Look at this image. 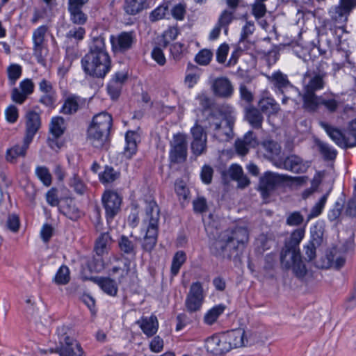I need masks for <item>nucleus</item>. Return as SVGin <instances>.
I'll use <instances>...</instances> for the list:
<instances>
[{"label":"nucleus","instance_id":"f257e3e1","mask_svg":"<svg viewBox=\"0 0 356 356\" xmlns=\"http://www.w3.org/2000/svg\"><path fill=\"white\" fill-rule=\"evenodd\" d=\"M81 63L85 74L92 78L103 79L111 71L112 61L102 35L92 38L88 43V51Z\"/></svg>","mask_w":356,"mask_h":356},{"label":"nucleus","instance_id":"f03ea898","mask_svg":"<svg viewBox=\"0 0 356 356\" xmlns=\"http://www.w3.org/2000/svg\"><path fill=\"white\" fill-rule=\"evenodd\" d=\"M305 229L298 228L284 241L280 255V266L282 270H292L294 275L298 279L304 278L307 269L302 260L300 250V243L305 236Z\"/></svg>","mask_w":356,"mask_h":356},{"label":"nucleus","instance_id":"7ed1b4c3","mask_svg":"<svg viewBox=\"0 0 356 356\" xmlns=\"http://www.w3.org/2000/svg\"><path fill=\"white\" fill-rule=\"evenodd\" d=\"M290 178L287 175L266 171L259 177L257 191L260 193L261 197L266 200L270 197L277 187Z\"/></svg>","mask_w":356,"mask_h":356},{"label":"nucleus","instance_id":"20e7f679","mask_svg":"<svg viewBox=\"0 0 356 356\" xmlns=\"http://www.w3.org/2000/svg\"><path fill=\"white\" fill-rule=\"evenodd\" d=\"M101 202L106 221L110 223L121 211L122 197L115 190L106 189L102 195Z\"/></svg>","mask_w":356,"mask_h":356},{"label":"nucleus","instance_id":"39448f33","mask_svg":"<svg viewBox=\"0 0 356 356\" xmlns=\"http://www.w3.org/2000/svg\"><path fill=\"white\" fill-rule=\"evenodd\" d=\"M103 255L93 256L92 257H83L79 259V276L83 281H91L92 278L97 276H92V273H100L104 268V261Z\"/></svg>","mask_w":356,"mask_h":356},{"label":"nucleus","instance_id":"423d86ee","mask_svg":"<svg viewBox=\"0 0 356 356\" xmlns=\"http://www.w3.org/2000/svg\"><path fill=\"white\" fill-rule=\"evenodd\" d=\"M65 120L63 117L52 118L49 128V136L47 139L48 146L57 152L65 145V141L60 138L64 134L65 127L63 126Z\"/></svg>","mask_w":356,"mask_h":356},{"label":"nucleus","instance_id":"0eeeda50","mask_svg":"<svg viewBox=\"0 0 356 356\" xmlns=\"http://www.w3.org/2000/svg\"><path fill=\"white\" fill-rule=\"evenodd\" d=\"M170 162L174 164L184 163L188 156V143L186 135L180 133L175 134L173 140L170 142Z\"/></svg>","mask_w":356,"mask_h":356},{"label":"nucleus","instance_id":"6e6552de","mask_svg":"<svg viewBox=\"0 0 356 356\" xmlns=\"http://www.w3.org/2000/svg\"><path fill=\"white\" fill-rule=\"evenodd\" d=\"M146 204L145 213L149 224L145 236L153 237L158 239L159 221L160 218V209L156 202L150 197L145 200Z\"/></svg>","mask_w":356,"mask_h":356},{"label":"nucleus","instance_id":"1a4fd4ad","mask_svg":"<svg viewBox=\"0 0 356 356\" xmlns=\"http://www.w3.org/2000/svg\"><path fill=\"white\" fill-rule=\"evenodd\" d=\"M118 247L120 255L124 258V268L126 274L130 271V265L132 260H135L137 254L138 245L136 241H132L125 235H121L118 239Z\"/></svg>","mask_w":356,"mask_h":356},{"label":"nucleus","instance_id":"9d476101","mask_svg":"<svg viewBox=\"0 0 356 356\" xmlns=\"http://www.w3.org/2000/svg\"><path fill=\"white\" fill-rule=\"evenodd\" d=\"M210 252L214 257L230 260L235 252V246L227 240L222 233L218 239L215 240L210 246Z\"/></svg>","mask_w":356,"mask_h":356},{"label":"nucleus","instance_id":"9b49d317","mask_svg":"<svg viewBox=\"0 0 356 356\" xmlns=\"http://www.w3.org/2000/svg\"><path fill=\"white\" fill-rule=\"evenodd\" d=\"M127 275L122 270L117 281L110 277L99 276L92 278V282L96 284L106 295L115 297L118 293V285L122 282L123 279Z\"/></svg>","mask_w":356,"mask_h":356},{"label":"nucleus","instance_id":"f8f14e48","mask_svg":"<svg viewBox=\"0 0 356 356\" xmlns=\"http://www.w3.org/2000/svg\"><path fill=\"white\" fill-rule=\"evenodd\" d=\"M87 139L96 149L108 150L110 147V132H104L95 127L89 125L87 130Z\"/></svg>","mask_w":356,"mask_h":356},{"label":"nucleus","instance_id":"ddd939ff","mask_svg":"<svg viewBox=\"0 0 356 356\" xmlns=\"http://www.w3.org/2000/svg\"><path fill=\"white\" fill-rule=\"evenodd\" d=\"M24 136L27 140L33 141L35 136L42 127L41 117L39 113L29 110L24 115Z\"/></svg>","mask_w":356,"mask_h":356},{"label":"nucleus","instance_id":"4468645a","mask_svg":"<svg viewBox=\"0 0 356 356\" xmlns=\"http://www.w3.org/2000/svg\"><path fill=\"white\" fill-rule=\"evenodd\" d=\"M227 240L235 246L236 252L240 245L243 246L248 241V230L245 227L236 226L232 229H229L222 232Z\"/></svg>","mask_w":356,"mask_h":356},{"label":"nucleus","instance_id":"2eb2a0df","mask_svg":"<svg viewBox=\"0 0 356 356\" xmlns=\"http://www.w3.org/2000/svg\"><path fill=\"white\" fill-rule=\"evenodd\" d=\"M222 332L216 334L207 340V350L213 355H222L230 351L227 341H225Z\"/></svg>","mask_w":356,"mask_h":356},{"label":"nucleus","instance_id":"dca6fc26","mask_svg":"<svg viewBox=\"0 0 356 356\" xmlns=\"http://www.w3.org/2000/svg\"><path fill=\"white\" fill-rule=\"evenodd\" d=\"M321 125L332 140H334L339 146L343 148L353 147V146L350 145V143H351V142L347 134V131L343 132L339 129L324 122H321Z\"/></svg>","mask_w":356,"mask_h":356},{"label":"nucleus","instance_id":"f3484780","mask_svg":"<svg viewBox=\"0 0 356 356\" xmlns=\"http://www.w3.org/2000/svg\"><path fill=\"white\" fill-rule=\"evenodd\" d=\"M326 73L319 69L313 71H307L305 74V78H309L307 84L305 86V90L316 92L321 90L325 85V77Z\"/></svg>","mask_w":356,"mask_h":356},{"label":"nucleus","instance_id":"a211bd4d","mask_svg":"<svg viewBox=\"0 0 356 356\" xmlns=\"http://www.w3.org/2000/svg\"><path fill=\"white\" fill-rule=\"evenodd\" d=\"M212 90L216 96L225 99L229 98L234 92L231 81L225 76L216 78L212 84Z\"/></svg>","mask_w":356,"mask_h":356},{"label":"nucleus","instance_id":"6ab92c4d","mask_svg":"<svg viewBox=\"0 0 356 356\" xmlns=\"http://www.w3.org/2000/svg\"><path fill=\"white\" fill-rule=\"evenodd\" d=\"M244 119L255 129L262 127L264 117L260 110L252 104L246 105L243 108Z\"/></svg>","mask_w":356,"mask_h":356},{"label":"nucleus","instance_id":"aec40b11","mask_svg":"<svg viewBox=\"0 0 356 356\" xmlns=\"http://www.w3.org/2000/svg\"><path fill=\"white\" fill-rule=\"evenodd\" d=\"M227 341L229 350L245 346V331L241 328L227 330L222 332Z\"/></svg>","mask_w":356,"mask_h":356},{"label":"nucleus","instance_id":"412c9836","mask_svg":"<svg viewBox=\"0 0 356 356\" xmlns=\"http://www.w3.org/2000/svg\"><path fill=\"white\" fill-rule=\"evenodd\" d=\"M272 82L275 87L282 93L284 94L289 90H294L300 95V91L294 87L288 79L287 75L283 74L280 71L274 72L272 74Z\"/></svg>","mask_w":356,"mask_h":356},{"label":"nucleus","instance_id":"4be33fe9","mask_svg":"<svg viewBox=\"0 0 356 356\" xmlns=\"http://www.w3.org/2000/svg\"><path fill=\"white\" fill-rule=\"evenodd\" d=\"M136 324L139 325L143 332L147 337L154 336L158 330L159 322L155 315L149 317L143 316L140 320L136 321Z\"/></svg>","mask_w":356,"mask_h":356},{"label":"nucleus","instance_id":"5701e85b","mask_svg":"<svg viewBox=\"0 0 356 356\" xmlns=\"http://www.w3.org/2000/svg\"><path fill=\"white\" fill-rule=\"evenodd\" d=\"M113 125V118L107 112H102L95 115L92 120L90 126L95 127L97 129L106 131H111Z\"/></svg>","mask_w":356,"mask_h":356},{"label":"nucleus","instance_id":"b1692460","mask_svg":"<svg viewBox=\"0 0 356 356\" xmlns=\"http://www.w3.org/2000/svg\"><path fill=\"white\" fill-rule=\"evenodd\" d=\"M112 241V238L108 232L101 233L95 243L94 251L96 254L104 255V254H108L111 249Z\"/></svg>","mask_w":356,"mask_h":356},{"label":"nucleus","instance_id":"393cba45","mask_svg":"<svg viewBox=\"0 0 356 356\" xmlns=\"http://www.w3.org/2000/svg\"><path fill=\"white\" fill-rule=\"evenodd\" d=\"M149 7L148 0H124L123 10L129 15H136Z\"/></svg>","mask_w":356,"mask_h":356},{"label":"nucleus","instance_id":"a878e982","mask_svg":"<svg viewBox=\"0 0 356 356\" xmlns=\"http://www.w3.org/2000/svg\"><path fill=\"white\" fill-rule=\"evenodd\" d=\"M57 333L59 337V346H56L55 348H49L47 350H41L40 352L44 354L48 353H56L60 356H67V332L66 328L63 325L57 328Z\"/></svg>","mask_w":356,"mask_h":356},{"label":"nucleus","instance_id":"bb28decb","mask_svg":"<svg viewBox=\"0 0 356 356\" xmlns=\"http://www.w3.org/2000/svg\"><path fill=\"white\" fill-rule=\"evenodd\" d=\"M330 15L332 21L334 23L335 28L341 29L342 33L346 32L345 25L350 13H346L338 6H335L330 10Z\"/></svg>","mask_w":356,"mask_h":356},{"label":"nucleus","instance_id":"cd10ccee","mask_svg":"<svg viewBox=\"0 0 356 356\" xmlns=\"http://www.w3.org/2000/svg\"><path fill=\"white\" fill-rule=\"evenodd\" d=\"M32 143L31 140H27L23 138V144L15 145L10 149H8L6 152V159L8 161L14 163L19 156H25L26 151L29 147L30 144Z\"/></svg>","mask_w":356,"mask_h":356},{"label":"nucleus","instance_id":"c85d7f7f","mask_svg":"<svg viewBox=\"0 0 356 356\" xmlns=\"http://www.w3.org/2000/svg\"><path fill=\"white\" fill-rule=\"evenodd\" d=\"M120 170L114 169L111 165H106L104 171L99 174V180L102 184L107 185L120 179Z\"/></svg>","mask_w":356,"mask_h":356},{"label":"nucleus","instance_id":"c756f323","mask_svg":"<svg viewBox=\"0 0 356 356\" xmlns=\"http://www.w3.org/2000/svg\"><path fill=\"white\" fill-rule=\"evenodd\" d=\"M302 107L309 112H315L320 107V96L314 92L305 90L302 95Z\"/></svg>","mask_w":356,"mask_h":356},{"label":"nucleus","instance_id":"7c9ffc66","mask_svg":"<svg viewBox=\"0 0 356 356\" xmlns=\"http://www.w3.org/2000/svg\"><path fill=\"white\" fill-rule=\"evenodd\" d=\"M258 106L260 111L268 116L276 115L280 110V105L274 99L270 97L260 99Z\"/></svg>","mask_w":356,"mask_h":356},{"label":"nucleus","instance_id":"2f4dec72","mask_svg":"<svg viewBox=\"0 0 356 356\" xmlns=\"http://www.w3.org/2000/svg\"><path fill=\"white\" fill-rule=\"evenodd\" d=\"M170 1H164L155 9H154L149 15V19L151 22H156L164 18H169Z\"/></svg>","mask_w":356,"mask_h":356},{"label":"nucleus","instance_id":"473e14b6","mask_svg":"<svg viewBox=\"0 0 356 356\" xmlns=\"http://www.w3.org/2000/svg\"><path fill=\"white\" fill-rule=\"evenodd\" d=\"M135 42L136 37L134 31H124L118 36V46L121 52L130 49Z\"/></svg>","mask_w":356,"mask_h":356},{"label":"nucleus","instance_id":"72a5a7b5","mask_svg":"<svg viewBox=\"0 0 356 356\" xmlns=\"http://www.w3.org/2000/svg\"><path fill=\"white\" fill-rule=\"evenodd\" d=\"M138 134L134 131H127L125 134L126 146L124 154L127 159H131L137 151L136 138Z\"/></svg>","mask_w":356,"mask_h":356},{"label":"nucleus","instance_id":"f704fd0d","mask_svg":"<svg viewBox=\"0 0 356 356\" xmlns=\"http://www.w3.org/2000/svg\"><path fill=\"white\" fill-rule=\"evenodd\" d=\"M86 99L74 94H68V115L85 108Z\"/></svg>","mask_w":356,"mask_h":356},{"label":"nucleus","instance_id":"c9c22d12","mask_svg":"<svg viewBox=\"0 0 356 356\" xmlns=\"http://www.w3.org/2000/svg\"><path fill=\"white\" fill-rule=\"evenodd\" d=\"M320 106H323L330 113H334L339 106V102L333 93H324L320 95Z\"/></svg>","mask_w":356,"mask_h":356},{"label":"nucleus","instance_id":"e433bc0d","mask_svg":"<svg viewBox=\"0 0 356 356\" xmlns=\"http://www.w3.org/2000/svg\"><path fill=\"white\" fill-rule=\"evenodd\" d=\"M302 160L300 157L296 155H291L284 159L283 166L287 170L295 173H300L302 172Z\"/></svg>","mask_w":356,"mask_h":356},{"label":"nucleus","instance_id":"4c0bfd02","mask_svg":"<svg viewBox=\"0 0 356 356\" xmlns=\"http://www.w3.org/2000/svg\"><path fill=\"white\" fill-rule=\"evenodd\" d=\"M226 306L219 304L210 309L204 315V321L207 325H213L218 318L225 312Z\"/></svg>","mask_w":356,"mask_h":356},{"label":"nucleus","instance_id":"58836bf2","mask_svg":"<svg viewBox=\"0 0 356 356\" xmlns=\"http://www.w3.org/2000/svg\"><path fill=\"white\" fill-rule=\"evenodd\" d=\"M186 260V254L184 251H178L177 252L172 261L170 273L172 276H176L182 266V264Z\"/></svg>","mask_w":356,"mask_h":356},{"label":"nucleus","instance_id":"ea45409f","mask_svg":"<svg viewBox=\"0 0 356 356\" xmlns=\"http://www.w3.org/2000/svg\"><path fill=\"white\" fill-rule=\"evenodd\" d=\"M320 154L325 161H333L336 159L337 152L327 143L318 140L316 143Z\"/></svg>","mask_w":356,"mask_h":356},{"label":"nucleus","instance_id":"a19ab883","mask_svg":"<svg viewBox=\"0 0 356 356\" xmlns=\"http://www.w3.org/2000/svg\"><path fill=\"white\" fill-rule=\"evenodd\" d=\"M68 11L70 13V19L74 24L83 25L86 22L88 17L82 11V8L68 7Z\"/></svg>","mask_w":356,"mask_h":356},{"label":"nucleus","instance_id":"79ce46f5","mask_svg":"<svg viewBox=\"0 0 356 356\" xmlns=\"http://www.w3.org/2000/svg\"><path fill=\"white\" fill-rule=\"evenodd\" d=\"M213 53L211 49H202L195 56V61L202 66L208 65L211 61Z\"/></svg>","mask_w":356,"mask_h":356},{"label":"nucleus","instance_id":"37998d69","mask_svg":"<svg viewBox=\"0 0 356 356\" xmlns=\"http://www.w3.org/2000/svg\"><path fill=\"white\" fill-rule=\"evenodd\" d=\"M206 122L208 123V124L205 125L206 129H213L216 131H218L221 127L222 119L216 113L210 112L207 117Z\"/></svg>","mask_w":356,"mask_h":356},{"label":"nucleus","instance_id":"c03bdc74","mask_svg":"<svg viewBox=\"0 0 356 356\" xmlns=\"http://www.w3.org/2000/svg\"><path fill=\"white\" fill-rule=\"evenodd\" d=\"M324 229L322 226L316 225L311 229V239L308 243L319 247L323 241Z\"/></svg>","mask_w":356,"mask_h":356},{"label":"nucleus","instance_id":"a18cd8bd","mask_svg":"<svg viewBox=\"0 0 356 356\" xmlns=\"http://www.w3.org/2000/svg\"><path fill=\"white\" fill-rule=\"evenodd\" d=\"M328 196V193L324 194L318 200V202L315 204V205L312 208L310 213L307 216V222L313 218H316L323 211V209L325 205Z\"/></svg>","mask_w":356,"mask_h":356},{"label":"nucleus","instance_id":"49530a36","mask_svg":"<svg viewBox=\"0 0 356 356\" xmlns=\"http://www.w3.org/2000/svg\"><path fill=\"white\" fill-rule=\"evenodd\" d=\"M35 174L44 186H49L51 184V175L46 166H37Z\"/></svg>","mask_w":356,"mask_h":356},{"label":"nucleus","instance_id":"de8ad7c7","mask_svg":"<svg viewBox=\"0 0 356 356\" xmlns=\"http://www.w3.org/2000/svg\"><path fill=\"white\" fill-rule=\"evenodd\" d=\"M175 191L179 198L186 200L188 198L190 191L186 182L182 179H177L175 182Z\"/></svg>","mask_w":356,"mask_h":356},{"label":"nucleus","instance_id":"09e8293b","mask_svg":"<svg viewBox=\"0 0 356 356\" xmlns=\"http://www.w3.org/2000/svg\"><path fill=\"white\" fill-rule=\"evenodd\" d=\"M277 264L276 253H268L264 257L263 269L266 273H269L275 270Z\"/></svg>","mask_w":356,"mask_h":356},{"label":"nucleus","instance_id":"8fccbe9b","mask_svg":"<svg viewBox=\"0 0 356 356\" xmlns=\"http://www.w3.org/2000/svg\"><path fill=\"white\" fill-rule=\"evenodd\" d=\"M70 186L80 195H83L87 189L86 185L77 174H74L70 179Z\"/></svg>","mask_w":356,"mask_h":356},{"label":"nucleus","instance_id":"3c124183","mask_svg":"<svg viewBox=\"0 0 356 356\" xmlns=\"http://www.w3.org/2000/svg\"><path fill=\"white\" fill-rule=\"evenodd\" d=\"M8 76L11 85H15L22 73V67L17 64H11L7 69Z\"/></svg>","mask_w":356,"mask_h":356},{"label":"nucleus","instance_id":"603ef678","mask_svg":"<svg viewBox=\"0 0 356 356\" xmlns=\"http://www.w3.org/2000/svg\"><path fill=\"white\" fill-rule=\"evenodd\" d=\"M33 55L37 58L38 63L44 65L45 57L47 55V49L44 43L33 44Z\"/></svg>","mask_w":356,"mask_h":356},{"label":"nucleus","instance_id":"864d4df0","mask_svg":"<svg viewBox=\"0 0 356 356\" xmlns=\"http://www.w3.org/2000/svg\"><path fill=\"white\" fill-rule=\"evenodd\" d=\"M234 11L229 10L228 9H225L220 13L218 22L219 26H229V24L233 22L235 19Z\"/></svg>","mask_w":356,"mask_h":356},{"label":"nucleus","instance_id":"5fc2aeb1","mask_svg":"<svg viewBox=\"0 0 356 356\" xmlns=\"http://www.w3.org/2000/svg\"><path fill=\"white\" fill-rule=\"evenodd\" d=\"M191 149L192 153L195 156H199L207 152V142L205 139L203 140H192L191 144Z\"/></svg>","mask_w":356,"mask_h":356},{"label":"nucleus","instance_id":"6e6d98bb","mask_svg":"<svg viewBox=\"0 0 356 356\" xmlns=\"http://www.w3.org/2000/svg\"><path fill=\"white\" fill-rule=\"evenodd\" d=\"M68 356H85L81 343L74 339L70 340L68 337Z\"/></svg>","mask_w":356,"mask_h":356},{"label":"nucleus","instance_id":"4d7b16f0","mask_svg":"<svg viewBox=\"0 0 356 356\" xmlns=\"http://www.w3.org/2000/svg\"><path fill=\"white\" fill-rule=\"evenodd\" d=\"M191 134L193 137V140H203L205 139L207 141V134L202 126L200 125L197 122L191 129Z\"/></svg>","mask_w":356,"mask_h":356},{"label":"nucleus","instance_id":"13d9d810","mask_svg":"<svg viewBox=\"0 0 356 356\" xmlns=\"http://www.w3.org/2000/svg\"><path fill=\"white\" fill-rule=\"evenodd\" d=\"M187 296L192 297L195 299L197 298L203 300V287L201 282H195L192 283Z\"/></svg>","mask_w":356,"mask_h":356},{"label":"nucleus","instance_id":"bf43d9fd","mask_svg":"<svg viewBox=\"0 0 356 356\" xmlns=\"http://www.w3.org/2000/svg\"><path fill=\"white\" fill-rule=\"evenodd\" d=\"M170 15L177 20L181 21L184 19L186 10V6L181 3H177L172 6L171 8H170Z\"/></svg>","mask_w":356,"mask_h":356},{"label":"nucleus","instance_id":"052dcab7","mask_svg":"<svg viewBox=\"0 0 356 356\" xmlns=\"http://www.w3.org/2000/svg\"><path fill=\"white\" fill-rule=\"evenodd\" d=\"M229 51V46L227 43L221 44L216 50V61L220 64H225Z\"/></svg>","mask_w":356,"mask_h":356},{"label":"nucleus","instance_id":"680f3d73","mask_svg":"<svg viewBox=\"0 0 356 356\" xmlns=\"http://www.w3.org/2000/svg\"><path fill=\"white\" fill-rule=\"evenodd\" d=\"M193 211L196 213H203L207 211V202L204 197H198L193 201Z\"/></svg>","mask_w":356,"mask_h":356},{"label":"nucleus","instance_id":"e2e57ef3","mask_svg":"<svg viewBox=\"0 0 356 356\" xmlns=\"http://www.w3.org/2000/svg\"><path fill=\"white\" fill-rule=\"evenodd\" d=\"M53 282L57 285L67 284V266L63 264L57 270Z\"/></svg>","mask_w":356,"mask_h":356},{"label":"nucleus","instance_id":"0e129e2a","mask_svg":"<svg viewBox=\"0 0 356 356\" xmlns=\"http://www.w3.org/2000/svg\"><path fill=\"white\" fill-rule=\"evenodd\" d=\"M335 254L336 248L328 250L325 254V259L323 261L322 264H317L316 266L319 268H329L334 264Z\"/></svg>","mask_w":356,"mask_h":356},{"label":"nucleus","instance_id":"69168bd1","mask_svg":"<svg viewBox=\"0 0 356 356\" xmlns=\"http://www.w3.org/2000/svg\"><path fill=\"white\" fill-rule=\"evenodd\" d=\"M203 300L200 299H195L192 297L186 296L185 305L187 310L192 313L200 309Z\"/></svg>","mask_w":356,"mask_h":356},{"label":"nucleus","instance_id":"338daca9","mask_svg":"<svg viewBox=\"0 0 356 356\" xmlns=\"http://www.w3.org/2000/svg\"><path fill=\"white\" fill-rule=\"evenodd\" d=\"M266 11V7L264 2L256 1L252 6V14L257 20L263 17Z\"/></svg>","mask_w":356,"mask_h":356},{"label":"nucleus","instance_id":"774afa93","mask_svg":"<svg viewBox=\"0 0 356 356\" xmlns=\"http://www.w3.org/2000/svg\"><path fill=\"white\" fill-rule=\"evenodd\" d=\"M213 169L209 165H204L201 169L200 177L205 184H210L212 181Z\"/></svg>","mask_w":356,"mask_h":356}]
</instances>
